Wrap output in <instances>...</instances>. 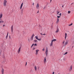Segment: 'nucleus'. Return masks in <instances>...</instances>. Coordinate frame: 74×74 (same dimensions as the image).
Instances as JSON below:
<instances>
[{
    "mask_svg": "<svg viewBox=\"0 0 74 74\" xmlns=\"http://www.w3.org/2000/svg\"><path fill=\"white\" fill-rule=\"evenodd\" d=\"M34 46H37V44H34Z\"/></svg>",
    "mask_w": 74,
    "mask_h": 74,
    "instance_id": "nucleus-23",
    "label": "nucleus"
},
{
    "mask_svg": "<svg viewBox=\"0 0 74 74\" xmlns=\"http://www.w3.org/2000/svg\"><path fill=\"white\" fill-rule=\"evenodd\" d=\"M39 12V11H38V12H37V13H38Z\"/></svg>",
    "mask_w": 74,
    "mask_h": 74,
    "instance_id": "nucleus-45",
    "label": "nucleus"
},
{
    "mask_svg": "<svg viewBox=\"0 0 74 74\" xmlns=\"http://www.w3.org/2000/svg\"><path fill=\"white\" fill-rule=\"evenodd\" d=\"M34 45V44H32L31 46V48H32L33 47V46Z\"/></svg>",
    "mask_w": 74,
    "mask_h": 74,
    "instance_id": "nucleus-27",
    "label": "nucleus"
},
{
    "mask_svg": "<svg viewBox=\"0 0 74 74\" xmlns=\"http://www.w3.org/2000/svg\"><path fill=\"white\" fill-rule=\"evenodd\" d=\"M38 41H41V38L38 39Z\"/></svg>",
    "mask_w": 74,
    "mask_h": 74,
    "instance_id": "nucleus-26",
    "label": "nucleus"
},
{
    "mask_svg": "<svg viewBox=\"0 0 74 74\" xmlns=\"http://www.w3.org/2000/svg\"><path fill=\"white\" fill-rule=\"evenodd\" d=\"M73 25V24L71 23L70 25H69V26H71V25Z\"/></svg>",
    "mask_w": 74,
    "mask_h": 74,
    "instance_id": "nucleus-34",
    "label": "nucleus"
},
{
    "mask_svg": "<svg viewBox=\"0 0 74 74\" xmlns=\"http://www.w3.org/2000/svg\"><path fill=\"white\" fill-rule=\"evenodd\" d=\"M59 18H57V21H56V23L58 24V23L59 22Z\"/></svg>",
    "mask_w": 74,
    "mask_h": 74,
    "instance_id": "nucleus-12",
    "label": "nucleus"
},
{
    "mask_svg": "<svg viewBox=\"0 0 74 74\" xmlns=\"http://www.w3.org/2000/svg\"><path fill=\"white\" fill-rule=\"evenodd\" d=\"M67 33H66L65 34V39H66V37H67Z\"/></svg>",
    "mask_w": 74,
    "mask_h": 74,
    "instance_id": "nucleus-17",
    "label": "nucleus"
},
{
    "mask_svg": "<svg viewBox=\"0 0 74 74\" xmlns=\"http://www.w3.org/2000/svg\"><path fill=\"white\" fill-rule=\"evenodd\" d=\"M3 13H0V21H1V18H2V17H3Z\"/></svg>",
    "mask_w": 74,
    "mask_h": 74,
    "instance_id": "nucleus-5",
    "label": "nucleus"
},
{
    "mask_svg": "<svg viewBox=\"0 0 74 74\" xmlns=\"http://www.w3.org/2000/svg\"><path fill=\"white\" fill-rule=\"evenodd\" d=\"M7 38H8V35H7L5 37L6 39H7Z\"/></svg>",
    "mask_w": 74,
    "mask_h": 74,
    "instance_id": "nucleus-25",
    "label": "nucleus"
},
{
    "mask_svg": "<svg viewBox=\"0 0 74 74\" xmlns=\"http://www.w3.org/2000/svg\"><path fill=\"white\" fill-rule=\"evenodd\" d=\"M34 69H35V71H37V66H35Z\"/></svg>",
    "mask_w": 74,
    "mask_h": 74,
    "instance_id": "nucleus-13",
    "label": "nucleus"
},
{
    "mask_svg": "<svg viewBox=\"0 0 74 74\" xmlns=\"http://www.w3.org/2000/svg\"><path fill=\"white\" fill-rule=\"evenodd\" d=\"M1 73L2 74H4V69L3 68H2L1 70Z\"/></svg>",
    "mask_w": 74,
    "mask_h": 74,
    "instance_id": "nucleus-9",
    "label": "nucleus"
},
{
    "mask_svg": "<svg viewBox=\"0 0 74 74\" xmlns=\"http://www.w3.org/2000/svg\"><path fill=\"white\" fill-rule=\"evenodd\" d=\"M11 30H12H12H13V26H12Z\"/></svg>",
    "mask_w": 74,
    "mask_h": 74,
    "instance_id": "nucleus-22",
    "label": "nucleus"
},
{
    "mask_svg": "<svg viewBox=\"0 0 74 74\" xmlns=\"http://www.w3.org/2000/svg\"><path fill=\"white\" fill-rule=\"evenodd\" d=\"M70 12H71L70 11H68V14H70Z\"/></svg>",
    "mask_w": 74,
    "mask_h": 74,
    "instance_id": "nucleus-29",
    "label": "nucleus"
},
{
    "mask_svg": "<svg viewBox=\"0 0 74 74\" xmlns=\"http://www.w3.org/2000/svg\"><path fill=\"white\" fill-rule=\"evenodd\" d=\"M7 0H4L3 3V5L5 7L7 5Z\"/></svg>",
    "mask_w": 74,
    "mask_h": 74,
    "instance_id": "nucleus-2",
    "label": "nucleus"
},
{
    "mask_svg": "<svg viewBox=\"0 0 74 74\" xmlns=\"http://www.w3.org/2000/svg\"><path fill=\"white\" fill-rule=\"evenodd\" d=\"M27 62H26V64H25V66H27Z\"/></svg>",
    "mask_w": 74,
    "mask_h": 74,
    "instance_id": "nucleus-36",
    "label": "nucleus"
},
{
    "mask_svg": "<svg viewBox=\"0 0 74 74\" xmlns=\"http://www.w3.org/2000/svg\"><path fill=\"white\" fill-rule=\"evenodd\" d=\"M73 47H74V46H73L72 47V48H73Z\"/></svg>",
    "mask_w": 74,
    "mask_h": 74,
    "instance_id": "nucleus-48",
    "label": "nucleus"
},
{
    "mask_svg": "<svg viewBox=\"0 0 74 74\" xmlns=\"http://www.w3.org/2000/svg\"><path fill=\"white\" fill-rule=\"evenodd\" d=\"M62 7L63 8V5H62Z\"/></svg>",
    "mask_w": 74,
    "mask_h": 74,
    "instance_id": "nucleus-47",
    "label": "nucleus"
},
{
    "mask_svg": "<svg viewBox=\"0 0 74 74\" xmlns=\"http://www.w3.org/2000/svg\"><path fill=\"white\" fill-rule=\"evenodd\" d=\"M38 51H39V50H38V49H37L36 50V52H38Z\"/></svg>",
    "mask_w": 74,
    "mask_h": 74,
    "instance_id": "nucleus-19",
    "label": "nucleus"
},
{
    "mask_svg": "<svg viewBox=\"0 0 74 74\" xmlns=\"http://www.w3.org/2000/svg\"><path fill=\"white\" fill-rule=\"evenodd\" d=\"M60 16H57V18H60Z\"/></svg>",
    "mask_w": 74,
    "mask_h": 74,
    "instance_id": "nucleus-32",
    "label": "nucleus"
},
{
    "mask_svg": "<svg viewBox=\"0 0 74 74\" xmlns=\"http://www.w3.org/2000/svg\"><path fill=\"white\" fill-rule=\"evenodd\" d=\"M59 12H58L57 13V14H59Z\"/></svg>",
    "mask_w": 74,
    "mask_h": 74,
    "instance_id": "nucleus-40",
    "label": "nucleus"
},
{
    "mask_svg": "<svg viewBox=\"0 0 74 74\" xmlns=\"http://www.w3.org/2000/svg\"><path fill=\"white\" fill-rule=\"evenodd\" d=\"M67 53H68L67 52H66L65 53H64V55H66V54H67Z\"/></svg>",
    "mask_w": 74,
    "mask_h": 74,
    "instance_id": "nucleus-21",
    "label": "nucleus"
},
{
    "mask_svg": "<svg viewBox=\"0 0 74 74\" xmlns=\"http://www.w3.org/2000/svg\"><path fill=\"white\" fill-rule=\"evenodd\" d=\"M32 5H34V3H33Z\"/></svg>",
    "mask_w": 74,
    "mask_h": 74,
    "instance_id": "nucleus-44",
    "label": "nucleus"
},
{
    "mask_svg": "<svg viewBox=\"0 0 74 74\" xmlns=\"http://www.w3.org/2000/svg\"><path fill=\"white\" fill-rule=\"evenodd\" d=\"M35 38H36V40H38V37L37 36H35Z\"/></svg>",
    "mask_w": 74,
    "mask_h": 74,
    "instance_id": "nucleus-18",
    "label": "nucleus"
},
{
    "mask_svg": "<svg viewBox=\"0 0 74 74\" xmlns=\"http://www.w3.org/2000/svg\"><path fill=\"white\" fill-rule=\"evenodd\" d=\"M56 39H54L53 40H52L51 41H52V42H53V41H56Z\"/></svg>",
    "mask_w": 74,
    "mask_h": 74,
    "instance_id": "nucleus-14",
    "label": "nucleus"
},
{
    "mask_svg": "<svg viewBox=\"0 0 74 74\" xmlns=\"http://www.w3.org/2000/svg\"><path fill=\"white\" fill-rule=\"evenodd\" d=\"M34 42H37V40H34Z\"/></svg>",
    "mask_w": 74,
    "mask_h": 74,
    "instance_id": "nucleus-16",
    "label": "nucleus"
},
{
    "mask_svg": "<svg viewBox=\"0 0 74 74\" xmlns=\"http://www.w3.org/2000/svg\"><path fill=\"white\" fill-rule=\"evenodd\" d=\"M58 74H60V73H58Z\"/></svg>",
    "mask_w": 74,
    "mask_h": 74,
    "instance_id": "nucleus-51",
    "label": "nucleus"
},
{
    "mask_svg": "<svg viewBox=\"0 0 74 74\" xmlns=\"http://www.w3.org/2000/svg\"><path fill=\"white\" fill-rule=\"evenodd\" d=\"M35 36L34 34H32L30 38V41H33V38Z\"/></svg>",
    "mask_w": 74,
    "mask_h": 74,
    "instance_id": "nucleus-3",
    "label": "nucleus"
},
{
    "mask_svg": "<svg viewBox=\"0 0 74 74\" xmlns=\"http://www.w3.org/2000/svg\"><path fill=\"white\" fill-rule=\"evenodd\" d=\"M64 42H65V41H64V40L63 41V42H62V43L64 44Z\"/></svg>",
    "mask_w": 74,
    "mask_h": 74,
    "instance_id": "nucleus-31",
    "label": "nucleus"
},
{
    "mask_svg": "<svg viewBox=\"0 0 74 74\" xmlns=\"http://www.w3.org/2000/svg\"><path fill=\"white\" fill-rule=\"evenodd\" d=\"M4 26H5V25H3V27H4Z\"/></svg>",
    "mask_w": 74,
    "mask_h": 74,
    "instance_id": "nucleus-46",
    "label": "nucleus"
},
{
    "mask_svg": "<svg viewBox=\"0 0 74 74\" xmlns=\"http://www.w3.org/2000/svg\"><path fill=\"white\" fill-rule=\"evenodd\" d=\"M7 36H8V32Z\"/></svg>",
    "mask_w": 74,
    "mask_h": 74,
    "instance_id": "nucleus-35",
    "label": "nucleus"
},
{
    "mask_svg": "<svg viewBox=\"0 0 74 74\" xmlns=\"http://www.w3.org/2000/svg\"><path fill=\"white\" fill-rule=\"evenodd\" d=\"M23 3L21 4L20 7V9H22V7H23Z\"/></svg>",
    "mask_w": 74,
    "mask_h": 74,
    "instance_id": "nucleus-8",
    "label": "nucleus"
},
{
    "mask_svg": "<svg viewBox=\"0 0 74 74\" xmlns=\"http://www.w3.org/2000/svg\"><path fill=\"white\" fill-rule=\"evenodd\" d=\"M62 15V13H60V16H61Z\"/></svg>",
    "mask_w": 74,
    "mask_h": 74,
    "instance_id": "nucleus-33",
    "label": "nucleus"
},
{
    "mask_svg": "<svg viewBox=\"0 0 74 74\" xmlns=\"http://www.w3.org/2000/svg\"><path fill=\"white\" fill-rule=\"evenodd\" d=\"M55 74V73L54 72H53L52 73V74Z\"/></svg>",
    "mask_w": 74,
    "mask_h": 74,
    "instance_id": "nucleus-39",
    "label": "nucleus"
},
{
    "mask_svg": "<svg viewBox=\"0 0 74 74\" xmlns=\"http://www.w3.org/2000/svg\"><path fill=\"white\" fill-rule=\"evenodd\" d=\"M41 34V35H42V34Z\"/></svg>",
    "mask_w": 74,
    "mask_h": 74,
    "instance_id": "nucleus-49",
    "label": "nucleus"
},
{
    "mask_svg": "<svg viewBox=\"0 0 74 74\" xmlns=\"http://www.w3.org/2000/svg\"><path fill=\"white\" fill-rule=\"evenodd\" d=\"M10 38V36H9V38Z\"/></svg>",
    "mask_w": 74,
    "mask_h": 74,
    "instance_id": "nucleus-50",
    "label": "nucleus"
},
{
    "mask_svg": "<svg viewBox=\"0 0 74 74\" xmlns=\"http://www.w3.org/2000/svg\"><path fill=\"white\" fill-rule=\"evenodd\" d=\"M42 35H45V34H42Z\"/></svg>",
    "mask_w": 74,
    "mask_h": 74,
    "instance_id": "nucleus-41",
    "label": "nucleus"
},
{
    "mask_svg": "<svg viewBox=\"0 0 74 74\" xmlns=\"http://www.w3.org/2000/svg\"><path fill=\"white\" fill-rule=\"evenodd\" d=\"M73 67V66H71V70H72V68Z\"/></svg>",
    "mask_w": 74,
    "mask_h": 74,
    "instance_id": "nucleus-30",
    "label": "nucleus"
},
{
    "mask_svg": "<svg viewBox=\"0 0 74 74\" xmlns=\"http://www.w3.org/2000/svg\"><path fill=\"white\" fill-rule=\"evenodd\" d=\"M39 6L40 5H39V4H38V3H37L36 6V8H37V9H39Z\"/></svg>",
    "mask_w": 74,
    "mask_h": 74,
    "instance_id": "nucleus-6",
    "label": "nucleus"
},
{
    "mask_svg": "<svg viewBox=\"0 0 74 74\" xmlns=\"http://www.w3.org/2000/svg\"><path fill=\"white\" fill-rule=\"evenodd\" d=\"M59 32V28H58L56 31V33H58Z\"/></svg>",
    "mask_w": 74,
    "mask_h": 74,
    "instance_id": "nucleus-11",
    "label": "nucleus"
},
{
    "mask_svg": "<svg viewBox=\"0 0 74 74\" xmlns=\"http://www.w3.org/2000/svg\"><path fill=\"white\" fill-rule=\"evenodd\" d=\"M51 1H52V0H50V3H51Z\"/></svg>",
    "mask_w": 74,
    "mask_h": 74,
    "instance_id": "nucleus-42",
    "label": "nucleus"
},
{
    "mask_svg": "<svg viewBox=\"0 0 74 74\" xmlns=\"http://www.w3.org/2000/svg\"><path fill=\"white\" fill-rule=\"evenodd\" d=\"M0 23H4V21H3V20L0 21Z\"/></svg>",
    "mask_w": 74,
    "mask_h": 74,
    "instance_id": "nucleus-20",
    "label": "nucleus"
},
{
    "mask_svg": "<svg viewBox=\"0 0 74 74\" xmlns=\"http://www.w3.org/2000/svg\"><path fill=\"white\" fill-rule=\"evenodd\" d=\"M68 43V41H66L65 43V45H67Z\"/></svg>",
    "mask_w": 74,
    "mask_h": 74,
    "instance_id": "nucleus-15",
    "label": "nucleus"
},
{
    "mask_svg": "<svg viewBox=\"0 0 74 74\" xmlns=\"http://www.w3.org/2000/svg\"><path fill=\"white\" fill-rule=\"evenodd\" d=\"M46 62H47V57H45L44 60V63H46Z\"/></svg>",
    "mask_w": 74,
    "mask_h": 74,
    "instance_id": "nucleus-4",
    "label": "nucleus"
},
{
    "mask_svg": "<svg viewBox=\"0 0 74 74\" xmlns=\"http://www.w3.org/2000/svg\"><path fill=\"white\" fill-rule=\"evenodd\" d=\"M45 7H44L43 9L44 10V9H45Z\"/></svg>",
    "mask_w": 74,
    "mask_h": 74,
    "instance_id": "nucleus-37",
    "label": "nucleus"
},
{
    "mask_svg": "<svg viewBox=\"0 0 74 74\" xmlns=\"http://www.w3.org/2000/svg\"><path fill=\"white\" fill-rule=\"evenodd\" d=\"M52 45H53V42L51 41V42L50 44V47H52Z\"/></svg>",
    "mask_w": 74,
    "mask_h": 74,
    "instance_id": "nucleus-10",
    "label": "nucleus"
},
{
    "mask_svg": "<svg viewBox=\"0 0 74 74\" xmlns=\"http://www.w3.org/2000/svg\"><path fill=\"white\" fill-rule=\"evenodd\" d=\"M45 53H46V56H48V48L47 47L46 48V50Z\"/></svg>",
    "mask_w": 74,
    "mask_h": 74,
    "instance_id": "nucleus-1",
    "label": "nucleus"
},
{
    "mask_svg": "<svg viewBox=\"0 0 74 74\" xmlns=\"http://www.w3.org/2000/svg\"><path fill=\"white\" fill-rule=\"evenodd\" d=\"M34 49H35V48H33V50H34Z\"/></svg>",
    "mask_w": 74,
    "mask_h": 74,
    "instance_id": "nucleus-38",
    "label": "nucleus"
},
{
    "mask_svg": "<svg viewBox=\"0 0 74 74\" xmlns=\"http://www.w3.org/2000/svg\"><path fill=\"white\" fill-rule=\"evenodd\" d=\"M21 47H20L18 50V53H19L20 52V51H21Z\"/></svg>",
    "mask_w": 74,
    "mask_h": 74,
    "instance_id": "nucleus-7",
    "label": "nucleus"
},
{
    "mask_svg": "<svg viewBox=\"0 0 74 74\" xmlns=\"http://www.w3.org/2000/svg\"><path fill=\"white\" fill-rule=\"evenodd\" d=\"M42 51H45V49H44V48H43V49H42Z\"/></svg>",
    "mask_w": 74,
    "mask_h": 74,
    "instance_id": "nucleus-28",
    "label": "nucleus"
},
{
    "mask_svg": "<svg viewBox=\"0 0 74 74\" xmlns=\"http://www.w3.org/2000/svg\"><path fill=\"white\" fill-rule=\"evenodd\" d=\"M38 52H36V55H38Z\"/></svg>",
    "mask_w": 74,
    "mask_h": 74,
    "instance_id": "nucleus-24",
    "label": "nucleus"
},
{
    "mask_svg": "<svg viewBox=\"0 0 74 74\" xmlns=\"http://www.w3.org/2000/svg\"><path fill=\"white\" fill-rule=\"evenodd\" d=\"M13 32V30L12 31V33Z\"/></svg>",
    "mask_w": 74,
    "mask_h": 74,
    "instance_id": "nucleus-43",
    "label": "nucleus"
}]
</instances>
